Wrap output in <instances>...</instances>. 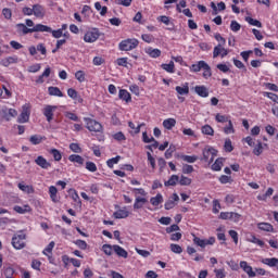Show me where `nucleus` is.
<instances>
[{"mask_svg": "<svg viewBox=\"0 0 278 278\" xmlns=\"http://www.w3.org/2000/svg\"><path fill=\"white\" fill-rule=\"evenodd\" d=\"M17 34H23V36H27V34H35L36 31H51L49 26L43 24H36L33 28H27L25 24H16Z\"/></svg>", "mask_w": 278, "mask_h": 278, "instance_id": "f257e3e1", "label": "nucleus"}, {"mask_svg": "<svg viewBox=\"0 0 278 278\" xmlns=\"http://www.w3.org/2000/svg\"><path fill=\"white\" fill-rule=\"evenodd\" d=\"M138 45L140 41L136 38L124 39L118 43L119 51H134V49H138Z\"/></svg>", "mask_w": 278, "mask_h": 278, "instance_id": "f03ea898", "label": "nucleus"}, {"mask_svg": "<svg viewBox=\"0 0 278 278\" xmlns=\"http://www.w3.org/2000/svg\"><path fill=\"white\" fill-rule=\"evenodd\" d=\"M25 240H27V235L23 231L17 232L12 238V247L15 248L16 251L25 249Z\"/></svg>", "mask_w": 278, "mask_h": 278, "instance_id": "7ed1b4c3", "label": "nucleus"}, {"mask_svg": "<svg viewBox=\"0 0 278 278\" xmlns=\"http://www.w3.org/2000/svg\"><path fill=\"white\" fill-rule=\"evenodd\" d=\"M202 155H203L202 160H204V162L212 164V162H214V157L218 155V151L212 147H206L203 149Z\"/></svg>", "mask_w": 278, "mask_h": 278, "instance_id": "20e7f679", "label": "nucleus"}, {"mask_svg": "<svg viewBox=\"0 0 278 278\" xmlns=\"http://www.w3.org/2000/svg\"><path fill=\"white\" fill-rule=\"evenodd\" d=\"M100 37H101V31H99V28H91L85 34L84 40L86 42L92 43V42H97V40H99Z\"/></svg>", "mask_w": 278, "mask_h": 278, "instance_id": "39448f33", "label": "nucleus"}, {"mask_svg": "<svg viewBox=\"0 0 278 278\" xmlns=\"http://www.w3.org/2000/svg\"><path fill=\"white\" fill-rule=\"evenodd\" d=\"M85 123H86V128L89 131H101V129H103V126H101V123L97 122L96 119H92L90 117H85L84 118Z\"/></svg>", "mask_w": 278, "mask_h": 278, "instance_id": "423d86ee", "label": "nucleus"}, {"mask_svg": "<svg viewBox=\"0 0 278 278\" xmlns=\"http://www.w3.org/2000/svg\"><path fill=\"white\" fill-rule=\"evenodd\" d=\"M29 116H31V108L29 106V104H24L22 106V113L17 118V123H28Z\"/></svg>", "mask_w": 278, "mask_h": 278, "instance_id": "0eeeda50", "label": "nucleus"}, {"mask_svg": "<svg viewBox=\"0 0 278 278\" xmlns=\"http://www.w3.org/2000/svg\"><path fill=\"white\" fill-rule=\"evenodd\" d=\"M29 54L30 55H36L39 51V53H41V55L47 56V47L45 46V43H39L36 46H30L28 48Z\"/></svg>", "mask_w": 278, "mask_h": 278, "instance_id": "6e6552de", "label": "nucleus"}, {"mask_svg": "<svg viewBox=\"0 0 278 278\" xmlns=\"http://www.w3.org/2000/svg\"><path fill=\"white\" fill-rule=\"evenodd\" d=\"M220 55V58H227L229 55V50L225 48V46H216L213 50V58L216 59Z\"/></svg>", "mask_w": 278, "mask_h": 278, "instance_id": "1a4fd4ad", "label": "nucleus"}, {"mask_svg": "<svg viewBox=\"0 0 278 278\" xmlns=\"http://www.w3.org/2000/svg\"><path fill=\"white\" fill-rule=\"evenodd\" d=\"M33 14L36 18H45V14H47V10L42 4H34L33 5Z\"/></svg>", "mask_w": 278, "mask_h": 278, "instance_id": "9d476101", "label": "nucleus"}, {"mask_svg": "<svg viewBox=\"0 0 278 278\" xmlns=\"http://www.w3.org/2000/svg\"><path fill=\"white\" fill-rule=\"evenodd\" d=\"M256 227L257 229H260V231H265L267 233H275V227L270 223L261 222L256 224Z\"/></svg>", "mask_w": 278, "mask_h": 278, "instance_id": "9b49d317", "label": "nucleus"}, {"mask_svg": "<svg viewBox=\"0 0 278 278\" xmlns=\"http://www.w3.org/2000/svg\"><path fill=\"white\" fill-rule=\"evenodd\" d=\"M2 116L7 121H12L18 116V112L15 109H2Z\"/></svg>", "mask_w": 278, "mask_h": 278, "instance_id": "f8f14e48", "label": "nucleus"}, {"mask_svg": "<svg viewBox=\"0 0 278 278\" xmlns=\"http://www.w3.org/2000/svg\"><path fill=\"white\" fill-rule=\"evenodd\" d=\"M68 160L77 167V168H81V166H84V162H86L81 155L79 154H71L68 156Z\"/></svg>", "mask_w": 278, "mask_h": 278, "instance_id": "ddd939ff", "label": "nucleus"}, {"mask_svg": "<svg viewBox=\"0 0 278 278\" xmlns=\"http://www.w3.org/2000/svg\"><path fill=\"white\" fill-rule=\"evenodd\" d=\"M55 110H58V106H53V105L45 106L43 116H46L48 123H51V121H53V112H55Z\"/></svg>", "mask_w": 278, "mask_h": 278, "instance_id": "4468645a", "label": "nucleus"}, {"mask_svg": "<svg viewBox=\"0 0 278 278\" xmlns=\"http://www.w3.org/2000/svg\"><path fill=\"white\" fill-rule=\"evenodd\" d=\"M113 253H115L117 257H123L124 260H127V257H129V253L127 252V250H125L121 245H113Z\"/></svg>", "mask_w": 278, "mask_h": 278, "instance_id": "2eb2a0df", "label": "nucleus"}, {"mask_svg": "<svg viewBox=\"0 0 278 278\" xmlns=\"http://www.w3.org/2000/svg\"><path fill=\"white\" fill-rule=\"evenodd\" d=\"M240 268L244 270L248 274V277H256L255 270H253V267L247 263V261L240 262Z\"/></svg>", "mask_w": 278, "mask_h": 278, "instance_id": "dca6fc26", "label": "nucleus"}, {"mask_svg": "<svg viewBox=\"0 0 278 278\" xmlns=\"http://www.w3.org/2000/svg\"><path fill=\"white\" fill-rule=\"evenodd\" d=\"M35 164H37V166H40V168H43L45 170H48V168H51V163H49V161H47V159H45V156H37V159L35 160Z\"/></svg>", "mask_w": 278, "mask_h": 278, "instance_id": "f3484780", "label": "nucleus"}, {"mask_svg": "<svg viewBox=\"0 0 278 278\" xmlns=\"http://www.w3.org/2000/svg\"><path fill=\"white\" fill-rule=\"evenodd\" d=\"M175 90L180 97L190 94V85L188 83H185L182 86H176Z\"/></svg>", "mask_w": 278, "mask_h": 278, "instance_id": "a211bd4d", "label": "nucleus"}, {"mask_svg": "<svg viewBox=\"0 0 278 278\" xmlns=\"http://www.w3.org/2000/svg\"><path fill=\"white\" fill-rule=\"evenodd\" d=\"M262 264H265V266H269V268H276L278 270V258L271 257V258H263Z\"/></svg>", "mask_w": 278, "mask_h": 278, "instance_id": "6ab92c4d", "label": "nucleus"}, {"mask_svg": "<svg viewBox=\"0 0 278 278\" xmlns=\"http://www.w3.org/2000/svg\"><path fill=\"white\" fill-rule=\"evenodd\" d=\"M148 202L149 200H147V198H142V197L135 198L134 210H142L144 207V204Z\"/></svg>", "mask_w": 278, "mask_h": 278, "instance_id": "aec40b11", "label": "nucleus"}, {"mask_svg": "<svg viewBox=\"0 0 278 278\" xmlns=\"http://www.w3.org/2000/svg\"><path fill=\"white\" fill-rule=\"evenodd\" d=\"M247 242H251L252 244H257V247L264 248V241L255 237V235L250 233L247 236Z\"/></svg>", "mask_w": 278, "mask_h": 278, "instance_id": "412c9836", "label": "nucleus"}, {"mask_svg": "<svg viewBox=\"0 0 278 278\" xmlns=\"http://www.w3.org/2000/svg\"><path fill=\"white\" fill-rule=\"evenodd\" d=\"M118 98L125 103H131V93L127 89H121L118 92Z\"/></svg>", "mask_w": 278, "mask_h": 278, "instance_id": "4be33fe9", "label": "nucleus"}, {"mask_svg": "<svg viewBox=\"0 0 278 278\" xmlns=\"http://www.w3.org/2000/svg\"><path fill=\"white\" fill-rule=\"evenodd\" d=\"M49 195L53 203H60V197H58V188L55 186L49 187Z\"/></svg>", "mask_w": 278, "mask_h": 278, "instance_id": "5701e85b", "label": "nucleus"}, {"mask_svg": "<svg viewBox=\"0 0 278 278\" xmlns=\"http://www.w3.org/2000/svg\"><path fill=\"white\" fill-rule=\"evenodd\" d=\"M150 203L151 205H153V207H159L160 205H162V203H164V197L162 195V193H157L155 197H152L150 199Z\"/></svg>", "mask_w": 278, "mask_h": 278, "instance_id": "b1692460", "label": "nucleus"}, {"mask_svg": "<svg viewBox=\"0 0 278 278\" xmlns=\"http://www.w3.org/2000/svg\"><path fill=\"white\" fill-rule=\"evenodd\" d=\"M67 97H70V99H73L74 101H78V103L84 102V99L79 97V93L77 92V90L73 88L67 89Z\"/></svg>", "mask_w": 278, "mask_h": 278, "instance_id": "393cba45", "label": "nucleus"}, {"mask_svg": "<svg viewBox=\"0 0 278 278\" xmlns=\"http://www.w3.org/2000/svg\"><path fill=\"white\" fill-rule=\"evenodd\" d=\"M194 91L199 94V97H202V98L210 97V91H207V87L205 86H195Z\"/></svg>", "mask_w": 278, "mask_h": 278, "instance_id": "a878e982", "label": "nucleus"}, {"mask_svg": "<svg viewBox=\"0 0 278 278\" xmlns=\"http://www.w3.org/2000/svg\"><path fill=\"white\" fill-rule=\"evenodd\" d=\"M175 125H177V119H175L173 117L163 121V127H164V129H167L168 131H170V129H173V127H175Z\"/></svg>", "mask_w": 278, "mask_h": 278, "instance_id": "bb28decb", "label": "nucleus"}, {"mask_svg": "<svg viewBox=\"0 0 278 278\" xmlns=\"http://www.w3.org/2000/svg\"><path fill=\"white\" fill-rule=\"evenodd\" d=\"M205 65V61H199L195 64H192L189 67V71L191 73H200L203 70V66Z\"/></svg>", "mask_w": 278, "mask_h": 278, "instance_id": "cd10ccee", "label": "nucleus"}, {"mask_svg": "<svg viewBox=\"0 0 278 278\" xmlns=\"http://www.w3.org/2000/svg\"><path fill=\"white\" fill-rule=\"evenodd\" d=\"M161 68H163V71H165L166 73L173 74L175 73V62L169 61V63H163L161 64Z\"/></svg>", "mask_w": 278, "mask_h": 278, "instance_id": "c85d7f7f", "label": "nucleus"}, {"mask_svg": "<svg viewBox=\"0 0 278 278\" xmlns=\"http://www.w3.org/2000/svg\"><path fill=\"white\" fill-rule=\"evenodd\" d=\"M224 164H225V159L219 157L214 162V164L211 166V168H212V170H215V172L223 170Z\"/></svg>", "mask_w": 278, "mask_h": 278, "instance_id": "c756f323", "label": "nucleus"}, {"mask_svg": "<svg viewBox=\"0 0 278 278\" xmlns=\"http://www.w3.org/2000/svg\"><path fill=\"white\" fill-rule=\"evenodd\" d=\"M224 134L226 136H230L231 134H236V128L233 127V122L228 121L227 125L223 128Z\"/></svg>", "mask_w": 278, "mask_h": 278, "instance_id": "7c9ffc66", "label": "nucleus"}, {"mask_svg": "<svg viewBox=\"0 0 278 278\" xmlns=\"http://www.w3.org/2000/svg\"><path fill=\"white\" fill-rule=\"evenodd\" d=\"M131 192L135 194V199H138V197H141L143 199H147V195L149 194L144 189L142 188H132Z\"/></svg>", "mask_w": 278, "mask_h": 278, "instance_id": "2f4dec72", "label": "nucleus"}, {"mask_svg": "<svg viewBox=\"0 0 278 278\" xmlns=\"http://www.w3.org/2000/svg\"><path fill=\"white\" fill-rule=\"evenodd\" d=\"M202 71V77H204V79H210V77H212V67H210V64H207V62H204Z\"/></svg>", "mask_w": 278, "mask_h": 278, "instance_id": "473e14b6", "label": "nucleus"}, {"mask_svg": "<svg viewBox=\"0 0 278 278\" xmlns=\"http://www.w3.org/2000/svg\"><path fill=\"white\" fill-rule=\"evenodd\" d=\"M48 93L50 94V97H64V93L58 87H49Z\"/></svg>", "mask_w": 278, "mask_h": 278, "instance_id": "72a5a7b5", "label": "nucleus"}, {"mask_svg": "<svg viewBox=\"0 0 278 278\" xmlns=\"http://www.w3.org/2000/svg\"><path fill=\"white\" fill-rule=\"evenodd\" d=\"M17 188H20L22 190V192H25L26 194H34V187H31L29 185H25L23 182H20L17 185Z\"/></svg>", "mask_w": 278, "mask_h": 278, "instance_id": "f704fd0d", "label": "nucleus"}, {"mask_svg": "<svg viewBox=\"0 0 278 278\" xmlns=\"http://www.w3.org/2000/svg\"><path fill=\"white\" fill-rule=\"evenodd\" d=\"M115 218H128L129 217V211H127L126 207L121 208L114 213Z\"/></svg>", "mask_w": 278, "mask_h": 278, "instance_id": "c9c22d12", "label": "nucleus"}, {"mask_svg": "<svg viewBox=\"0 0 278 278\" xmlns=\"http://www.w3.org/2000/svg\"><path fill=\"white\" fill-rule=\"evenodd\" d=\"M215 121H216V123H222V124H224V123H229V121H231V116H229V115H223V114H220V113H217V114L215 115Z\"/></svg>", "mask_w": 278, "mask_h": 278, "instance_id": "e433bc0d", "label": "nucleus"}, {"mask_svg": "<svg viewBox=\"0 0 278 278\" xmlns=\"http://www.w3.org/2000/svg\"><path fill=\"white\" fill-rule=\"evenodd\" d=\"M146 53L150 56V58H160V55H162V51L160 49H153V48H148L146 50Z\"/></svg>", "mask_w": 278, "mask_h": 278, "instance_id": "4c0bfd02", "label": "nucleus"}, {"mask_svg": "<svg viewBox=\"0 0 278 278\" xmlns=\"http://www.w3.org/2000/svg\"><path fill=\"white\" fill-rule=\"evenodd\" d=\"M181 161L187 162V164H194L199 160L197 155H181Z\"/></svg>", "mask_w": 278, "mask_h": 278, "instance_id": "58836bf2", "label": "nucleus"}, {"mask_svg": "<svg viewBox=\"0 0 278 278\" xmlns=\"http://www.w3.org/2000/svg\"><path fill=\"white\" fill-rule=\"evenodd\" d=\"M48 28H49L50 30H41V33L52 34V37H53V38H62V36H63L62 29L59 28V29H56V30H52V28L49 27V26H48Z\"/></svg>", "mask_w": 278, "mask_h": 278, "instance_id": "ea45409f", "label": "nucleus"}, {"mask_svg": "<svg viewBox=\"0 0 278 278\" xmlns=\"http://www.w3.org/2000/svg\"><path fill=\"white\" fill-rule=\"evenodd\" d=\"M53 249H55V242L51 241L42 251L43 255H53Z\"/></svg>", "mask_w": 278, "mask_h": 278, "instance_id": "a19ab883", "label": "nucleus"}, {"mask_svg": "<svg viewBox=\"0 0 278 278\" xmlns=\"http://www.w3.org/2000/svg\"><path fill=\"white\" fill-rule=\"evenodd\" d=\"M42 140H47V138L40 136V135H34L29 138V142L31 144H40Z\"/></svg>", "mask_w": 278, "mask_h": 278, "instance_id": "79ce46f5", "label": "nucleus"}, {"mask_svg": "<svg viewBox=\"0 0 278 278\" xmlns=\"http://www.w3.org/2000/svg\"><path fill=\"white\" fill-rule=\"evenodd\" d=\"M49 153L53 156L54 162H60L62 160V152H60V150L51 149Z\"/></svg>", "mask_w": 278, "mask_h": 278, "instance_id": "37998d69", "label": "nucleus"}, {"mask_svg": "<svg viewBox=\"0 0 278 278\" xmlns=\"http://www.w3.org/2000/svg\"><path fill=\"white\" fill-rule=\"evenodd\" d=\"M201 131L204 136H214V128L210 125L202 126Z\"/></svg>", "mask_w": 278, "mask_h": 278, "instance_id": "c03bdc74", "label": "nucleus"}, {"mask_svg": "<svg viewBox=\"0 0 278 278\" xmlns=\"http://www.w3.org/2000/svg\"><path fill=\"white\" fill-rule=\"evenodd\" d=\"M102 251L104 255H112L114 253V245L112 244H103L102 245Z\"/></svg>", "mask_w": 278, "mask_h": 278, "instance_id": "a18cd8bd", "label": "nucleus"}, {"mask_svg": "<svg viewBox=\"0 0 278 278\" xmlns=\"http://www.w3.org/2000/svg\"><path fill=\"white\" fill-rule=\"evenodd\" d=\"M75 79H77V81H79V84H84V81H86V72L77 71L75 73Z\"/></svg>", "mask_w": 278, "mask_h": 278, "instance_id": "49530a36", "label": "nucleus"}, {"mask_svg": "<svg viewBox=\"0 0 278 278\" xmlns=\"http://www.w3.org/2000/svg\"><path fill=\"white\" fill-rule=\"evenodd\" d=\"M169 249H170L172 253H176L178 255L184 253V249L181 248V245L176 244V243H172L169 245Z\"/></svg>", "mask_w": 278, "mask_h": 278, "instance_id": "de8ad7c7", "label": "nucleus"}, {"mask_svg": "<svg viewBox=\"0 0 278 278\" xmlns=\"http://www.w3.org/2000/svg\"><path fill=\"white\" fill-rule=\"evenodd\" d=\"M141 40L148 45H151V42H155V37H153L151 34H143L141 35Z\"/></svg>", "mask_w": 278, "mask_h": 278, "instance_id": "09e8293b", "label": "nucleus"}, {"mask_svg": "<svg viewBox=\"0 0 278 278\" xmlns=\"http://www.w3.org/2000/svg\"><path fill=\"white\" fill-rule=\"evenodd\" d=\"M177 181H179V176L172 175L170 178L165 181V186H177Z\"/></svg>", "mask_w": 278, "mask_h": 278, "instance_id": "8fccbe9b", "label": "nucleus"}, {"mask_svg": "<svg viewBox=\"0 0 278 278\" xmlns=\"http://www.w3.org/2000/svg\"><path fill=\"white\" fill-rule=\"evenodd\" d=\"M224 149L227 153H231V151H233V144L231 143V139L227 138L225 140Z\"/></svg>", "mask_w": 278, "mask_h": 278, "instance_id": "3c124183", "label": "nucleus"}, {"mask_svg": "<svg viewBox=\"0 0 278 278\" xmlns=\"http://www.w3.org/2000/svg\"><path fill=\"white\" fill-rule=\"evenodd\" d=\"M245 21H247V23H249V25H252L253 27H262V22H260L253 17H247Z\"/></svg>", "mask_w": 278, "mask_h": 278, "instance_id": "603ef678", "label": "nucleus"}, {"mask_svg": "<svg viewBox=\"0 0 278 278\" xmlns=\"http://www.w3.org/2000/svg\"><path fill=\"white\" fill-rule=\"evenodd\" d=\"M148 164L151 166L152 170H155V157L151 154V152H147Z\"/></svg>", "mask_w": 278, "mask_h": 278, "instance_id": "864d4df0", "label": "nucleus"}, {"mask_svg": "<svg viewBox=\"0 0 278 278\" xmlns=\"http://www.w3.org/2000/svg\"><path fill=\"white\" fill-rule=\"evenodd\" d=\"M14 212H17V214H25V213L29 212V205H25L24 208H23V206L15 205Z\"/></svg>", "mask_w": 278, "mask_h": 278, "instance_id": "5fc2aeb1", "label": "nucleus"}, {"mask_svg": "<svg viewBox=\"0 0 278 278\" xmlns=\"http://www.w3.org/2000/svg\"><path fill=\"white\" fill-rule=\"evenodd\" d=\"M118 162H121V156H115L106 161V166H109V168H114V164H117Z\"/></svg>", "mask_w": 278, "mask_h": 278, "instance_id": "6e6d98bb", "label": "nucleus"}, {"mask_svg": "<svg viewBox=\"0 0 278 278\" xmlns=\"http://www.w3.org/2000/svg\"><path fill=\"white\" fill-rule=\"evenodd\" d=\"M86 169L89 170V173H97V164H94V162L88 161L86 163Z\"/></svg>", "mask_w": 278, "mask_h": 278, "instance_id": "4d7b16f0", "label": "nucleus"}, {"mask_svg": "<svg viewBox=\"0 0 278 278\" xmlns=\"http://www.w3.org/2000/svg\"><path fill=\"white\" fill-rule=\"evenodd\" d=\"M128 126L131 129L130 134H140V125L136 126L134 122H128Z\"/></svg>", "mask_w": 278, "mask_h": 278, "instance_id": "13d9d810", "label": "nucleus"}, {"mask_svg": "<svg viewBox=\"0 0 278 278\" xmlns=\"http://www.w3.org/2000/svg\"><path fill=\"white\" fill-rule=\"evenodd\" d=\"M182 173L184 175H190L191 173H194V167L192 165L185 164L182 165Z\"/></svg>", "mask_w": 278, "mask_h": 278, "instance_id": "bf43d9fd", "label": "nucleus"}, {"mask_svg": "<svg viewBox=\"0 0 278 278\" xmlns=\"http://www.w3.org/2000/svg\"><path fill=\"white\" fill-rule=\"evenodd\" d=\"M254 155H262L264 153V146H262V142H258L254 150H253Z\"/></svg>", "mask_w": 278, "mask_h": 278, "instance_id": "052dcab7", "label": "nucleus"}, {"mask_svg": "<svg viewBox=\"0 0 278 278\" xmlns=\"http://www.w3.org/2000/svg\"><path fill=\"white\" fill-rule=\"evenodd\" d=\"M42 68L40 63L33 64L28 67V73H38Z\"/></svg>", "mask_w": 278, "mask_h": 278, "instance_id": "680f3d73", "label": "nucleus"}, {"mask_svg": "<svg viewBox=\"0 0 278 278\" xmlns=\"http://www.w3.org/2000/svg\"><path fill=\"white\" fill-rule=\"evenodd\" d=\"M180 186H190L192 184V179L186 177V176H180V179L178 180Z\"/></svg>", "mask_w": 278, "mask_h": 278, "instance_id": "e2e57ef3", "label": "nucleus"}, {"mask_svg": "<svg viewBox=\"0 0 278 278\" xmlns=\"http://www.w3.org/2000/svg\"><path fill=\"white\" fill-rule=\"evenodd\" d=\"M216 68H218V71H220V73H229V71H230L229 65H227L225 63L217 64Z\"/></svg>", "mask_w": 278, "mask_h": 278, "instance_id": "0e129e2a", "label": "nucleus"}, {"mask_svg": "<svg viewBox=\"0 0 278 278\" xmlns=\"http://www.w3.org/2000/svg\"><path fill=\"white\" fill-rule=\"evenodd\" d=\"M264 97H267V99H270L271 101H274V103H278V96H277V93L264 92Z\"/></svg>", "mask_w": 278, "mask_h": 278, "instance_id": "69168bd1", "label": "nucleus"}, {"mask_svg": "<svg viewBox=\"0 0 278 278\" xmlns=\"http://www.w3.org/2000/svg\"><path fill=\"white\" fill-rule=\"evenodd\" d=\"M216 278H225L227 274L225 273V268L214 269Z\"/></svg>", "mask_w": 278, "mask_h": 278, "instance_id": "338daca9", "label": "nucleus"}, {"mask_svg": "<svg viewBox=\"0 0 278 278\" xmlns=\"http://www.w3.org/2000/svg\"><path fill=\"white\" fill-rule=\"evenodd\" d=\"M14 268L12 267H8L5 270H4V277L5 278H14Z\"/></svg>", "mask_w": 278, "mask_h": 278, "instance_id": "774afa93", "label": "nucleus"}]
</instances>
